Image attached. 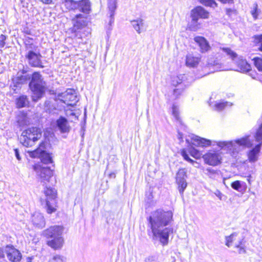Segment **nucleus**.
Masks as SVG:
<instances>
[{
	"label": "nucleus",
	"instance_id": "nucleus-1",
	"mask_svg": "<svg viewBox=\"0 0 262 262\" xmlns=\"http://www.w3.org/2000/svg\"><path fill=\"white\" fill-rule=\"evenodd\" d=\"M171 211L159 209L151 213L147 220L152 233V239H159L163 245L168 243L169 237L173 233L172 227H166L172 220Z\"/></svg>",
	"mask_w": 262,
	"mask_h": 262
},
{
	"label": "nucleus",
	"instance_id": "nucleus-2",
	"mask_svg": "<svg viewBox=\"0 0 262 262\" xmlns=\"http://www.w3.org/2000/svg\"><path fill=\"white\" fill-rule=\"evenodd\" d=\"M28 153L31 157L34 158L37 157L40 159L41 165L35 164L33 168L39 177L41 182L46 183V182H49L50 179L53 176V170H51L50 167L43 166V165L53 163L51 154L40 148L33 151H29Z\"/></svg>",
	"mask_w": 262,
	"mask_h": 262
},
{
	"label": "nucleus",
	"instance_id": "nucleus-3",
	"mask_svg": "<svg viewBox=\"0 0 262 262\" xmlns=\"http://www.w3.org/2000/svg\"><path fill=\"white\" fill-rule=\"evenodd\" d=\"M30 79L29 87L32 93V100L33 102H37L45 94V82L39 72H33Z\"/></svg>",
	"mask_w": 262,
	"mask_h": 262
},
{
	"label": "nucleus",
	"instance_id": "nucleus-4",
	"mask_svg": "<svg viewBox=\"0 0 262 262\" xmlns=\"http://www.w3.org/2000/svg\"><path fill=\"white\" fill-rule=\"evenodd\" d=\"M63 230L61 226H53L43 231L44 236L48 239L47 244L49 246L55 250L62 247L64 242L62 237Z\"/></svg>",
	"mask_w": 262,
	"mask_h": 262
},
{
	"label": "nucleus",
	"instance_id": "nucleus-5",
	"mask_svg": "<svg viewBox=\"0 0 262 262\" xmlns=\"http://www.w3.org/2000/svg\"><path fill=\"white\" fill-rule=\"evenodd\" d=\"M217 145L222 148H225L227 150L232 151L233 155L240 150V147H251L253 145L252 141L250 139V136H246L235 141H220Z\"/></svg>",
	"mask_w": 262,
	"mask_h": 262
},
{
	"label": "nucleus",
	"instance_id": "nucleus-6",
	"mask_svg": "<svg viewBox=\"0 0 262 262\" xmlns=\"http://www.w3.org/2000/svg\"><path fill=\"white\" fill-rule=\"evenodd\" d=\"M43 192L46 199H41V205L44 206L47 213L52 214L57 210L56 190L51 186L46 185Z\"/></svg>",
	"mask_w": 262,
	"mask_h": 262
},
{
	"label": "nucleus",
	"instance_id": "nucleus-7",
	"mask_svg": "<svg viewBox=\"0 0 262 262\" xmlns=\"http://www.w3.org/2000/svg\"><path fill=\"white\" fill-rule=\"evenodd\" d=\"M41 136V132L40 128L32 127L24 130L20 137V143L25 147L32 146Z\"/></svg>",
	"mask_w": 262,
	"mask_h": 262
},
{
	"label": "nucleus",
	"instance_id": "nucleus-8",
	"mask_svg": "<svg viewBox=\"0 0 262 262\" xmlns=\"http://www.w3.org/2000/svg\"><path fill=\"white\" fill-rule=\"evenodd\" d=\"M209 13L203 7L197 6L193 8L190 13L191 21L189 24V29L191 31H195L198 29V20L199 18H207Z\"/></svg>",
	"mask_w": 262,
	"mask_h": 262
},
{
	"label": "nucleus",
	"instance_id": "nucleus-9",
	"mask_svg": "<svg viewBox=\"0 0 262 262\" xmlns=\"http://www.w3.org/2000/svg\"><path fill=\"white\" fill-rule=\"evenodd\" d=\"M25 56L28 64L31 67L42 69L46 67L44 65V63L47 62V61L41 59L42 56L40 53V50L30 54H26Z\"/></svg>",
	"mask_w": 262,
	"mask_h": 262
},
{
	"label": "nucleus",
	"instance_id": "nucleus-10",
	"mask_svg": "<svg viewBox=\"0 0 262 262\" xmlns=\"http://www.w3.org/2000/svg\"><path fill=\"white\" fill-rule=\"evenodd\" d=\"M56 98L68 105H72V104H69V102H74L75 103L77 101L75 91L72 89H67L64 92L58 93Z\"/></svg>",
	"mask_w": 262,
	"mask_h": 262
},
{
	"label": "nucleus",
	"instance_id": "nucleus-11",
	"mask_svg": "<svg viewBox=\"0 0 262 262\" xmlns=\"http://www.w3.org/2000/svg\"><path fill=\"white\" fill-rule=\"evenodd\" d=\"M4 253L11 262H19L22 258L20 252L12 245H7L4 248Z\"/></svg>",
	"mask_w": 262,
	"mask_h": 262
},
{
	"label": "nucleus",
	"instance_id": "nucleus-12",
	"mask_svg": "<svg viewBox=\"0 0 262 262\" xmlns=\"http://www.w3.org/2000/svg\"><path fill=\"white\" fill-rule=\"evenodd\" d=\"M205 163L216 166L221 163V156L216 152H208L203 156Z\"/></svg>",
	"mask_w": 262,
	"mask_h": 262
},
{
	"label": "nucleus",
	"instance_id": "nucleus-13",
	"mask_svg": "<svg viewBox=\"0 0 262 262\" xmlns=\"http://www.w3.org/2000/svg\"><path fill=\"white\" fill-rule=\"evenodd\" d=\"M237 67V71L242 73H247L251 70V66L249 64L246 59H243L242 57H238L233 62Z\"/></svg>",
	"mask_w": 262,
	"mask_h": 262
},
{
	"label": "nucleus",
	"instance_id": "nucleus-14",
	"mask_svg": "<svg viewBox=\"0 0 262 262\" xmlns=\"http://www.w3.org/2000/svg\"><path fill=\"white\" fill-rule=\"evenodd\" d=\"M86 17L84 14H77L72 19L73 22V29L76 31L77 30L80 29L84 27L86 24Z\"/></svg>",
	"mask_w": 262,
	"mask_h": 262
},
{
	"label": "nucleus",
	"instance_id": "nucleus-15",
	"mask_svg": "<svg viewBox=\"0 0 262 262\" xmlns=\"http://www.w3.org/2000/svg\"><path fill=\"white\" fill-rule=\"evenodd\" d=\"M56 124L61 133H66L70 132L71 127L69 125L67 119L63 116H60L56 120Z\"/></svg>",
	"mask_w": 262,
	"mask_h": 262
},
{
	"label": "nucleus",
	"instance_id": "nucleus-16",
	"mask_svg": "<svg viewBox=\"0 0 262 262\" xmlns=\"http://www.w3.org/2000/svg\"><path fill=\"white\" fill-rule=\"evenodd\" d=\"M77 5L76 11H79L85 14H89L91 11V4L89 0L77 1Z\"/></svg>",
	"mask_w": 262,
	"mask_h": 262
},
{
	"label": "nucleus",
	"instance_id": "nucleus-17",
	"mask_svg": "<svg viewBox=\"0 0 262 262\" xmlns=\"http://www.w3.org/2000/svg\"><path fill=\"white\" fill-rule=\"evenodd\" d=\"M32 222L34 226L38 228H42L46 224L43 215L37 212L32 215Z\"/></svg>",
	"mask_w": 262,
	"mask_h": 262
},
{
	"label": "nucleus",
	"instance_id": "nucleus-18",
	"mask_svg": "<svg viewBox=\"0 0 262 262\" xmlns=\"http://www.w3.org/2000/svg\"><path fill=\"white\" fill-rule=\"evenodd\" d=\"M192 144L195 146L206 147L211 145V141L198 136L193 135L191 137Z\"/></svg>",
	"mask_w": 262,
	"mask_h": 262
},
{
	"label": "nucleus",
	"instance_id": "nucleus-19",
	"mask_svg": "<svg viewBox=\"0 0 262 262\" xmlns=\"http://www.w3.org/2000/svg\"><path fill=\"white\" fill-rule=\"evenodd\" d=\"M194 41L199 45L202 53L208 51L210 48L208 41L204 37L196 36L194 37Z\"/></svg>",
	"mask_w": 262,
	"mask_h": 262
},
{
	"label": "nucleus",
	"instance_id": "nucleus-20",
	"mask_svg": "<svg viewBox=\"0 0 262 262\" xmlns=\"http://www.w3.org/2000/svg\"><path fill=\"white\" fill-rule=\"evenodd\" d=\"M29 103L30 101L27 96L26 95H20L15 100L16 106L18 108H21L28 106Z\"/></svg>",
	"mask_w": 262,
	"mask_h": 262
},
{
	"label": "nucleus",
	"instance_id": "nucleus-21",
	"mask_svg": "<svg viewBox=\"0 0 262 262\" xmlns=\"http://www.w3.org/2000/svg\"><path fill=\"white\" fill-rule=\"evenodd\" d=\"M231 187L233 189L242 193L245 192L247 189L246 183L238 180L233 182L231 184Z\"/></svg>",
	"mask_w": 262,
	"mask_h": 262
},
{
	"label": "nucleus",
	"instance_id": "nucleus-22",
	"mask_svg": "<svg viewBox=\"0 0 262 262\" xmlns=\"http://www.w3.org/2000/svg\"><path fill=\"white\" fill-rule=\"evenodd\" d=\"M130 23L138 34H140L144 30V20L138 18L130 21Z\"/></svg>",
	"mask_w": 262,
	"mask_h": 262
},
{
	"label": "nucleus",
	"instance_id": "nucleus-23",
	"mask_svg": "<svg viewBox=\"0 0 262 262\" xmlns=\"http://www.w3.org/2000/svg\"><path fill=\"white\" fill-rule=\"evenodd\" d=\"M200 62V58L193 56L191 54L187 55L186 57V64L187 67L194 68L198 66Z\"/></svg>",
	"mask_w": 262,
	"mask_h": 262
},
{
	"label": "nucleus",
	"instance_id": "nucleus-24",
	"mask_svg": "<svg viewBox=\"0 0 262 262\" xmlns=\"http://www.w3.org/2000/svg\"><path fill=\"white\" fill-rule=\"evenodd\" d=\"M62 5L66 7V8L70 11L73 10L76 11V7L77 5V1L76 0H62Z\"/></svg>",
	"mask_w": 262,
	"mask_h": 262
},
{
	"label": "nucleus",
	"instance_id": "nucleus-25",
	"mask_svg": "<svg viewBox=\"0 0 262 262\" xmlns=\"http://www.w3.org/2000/svg\"><path fill=\"white\" fill-rule=\"evenodd\" d=\"M30 79V76L29 74L18 75L16 78L13 80L16 87L19 86L24 83H25L27 80Z\"/></svg>",
	"mask_w": 262,
	"mask_h": 262
},
{
	"label": "nucleus",
	"instance_id": "nucleus-26",
	"mask_svg": "<svg viewBox=\"0 0 262 262\" xmlns=\"http://www.w3.org/2000/svg\"><path fill=\"white\" fill-rule=\"evenodd\" d=\"M232 103L224 100H220L219 102H216L214 105L215 110L218 111L223 110L224 108L227 107H230L232 106Z\"/></svg>",
	"mask_w": 262,
	"mask_h": 262
},
{
	"label": "nucleus",
	"instance_id": "nucleus-27",
	"mask_svg": "<svg viewBox=\"0 0 262 262\" xmlns=\"http://www.w3.org/2000/svg\"><path fill=\"white\" fill-rule=\"evenodd\" d=\"M185 78L186 76L185 75H180L178 76L174 77L172 78L171 83L173 86H179L180 87H182L183 85H185L184 84V81Z\"/></svg>",
	"mask_w": 262,
	"mask_h": 262
},
{
	"label": "nucleus",
	"instance_id": "nucleus-28",
	"mask_svg": "<svg viewBox=\"0 0 262 262\" xmlns=\"http://www.w3.org/2000/svg\"><path fill=\"white\" fill-rule=\"evenodd\" d=\"M176 183L178 185V188L180 194L182 196H183L184 191L187 186V183L186 180H176Z\"/></svg>",
	"mask_w": 262,
	"mask_h": 262
},
{
	"label": "nucleus",
	"instance_id": "nucleus-29",
	"mask_svg": "<svg viewBox=\"0 0 262 262\" xmlns=\"http://www.w3.org/2000/svg\"><path fill=\"white\" fill-rule=\"evenodd\" d=\"M222 50L234 62L238 57L237 54L230 48L224 47L221 48Z\"/></svg>",
	"mask_w": 262,
	"mask_h": 262
},
{
	"label": "nucleus",
	"instance_id": "nucleus-30",
	"mask_svg": "<svg viewBox=\"0 0 262 262\" xmlns=\"http://www.w3.org/2000/svg\"><path fill=\"white\" fill-rule=\"evenodd\" d=\"M222 50L234 62L238 57L237 54L230 48L224 47L221 48Z\"/></svg>",
	"mask_w": 262,
	"mask_h": 262
},
{
	"label": "nucleus",
	"instance_id": "nucleus-31",
	"mask_svg": "<svg viewBox=\"0 0 262 262\" xmlns=\"http://www.w3.org/2000/svg\"><path fill=\"white\" fill-rule=\"evenodd\" d=\"M181 156L183 157V159L187 161V162L191 163L192 165H194L195 167H198L199 163L195 161L194 160L191 159L188 154H187V151L185 149H183L181 151Z\"/></svg>",
	"mask_w": 262,
	"mask_h": 262
},
{
	"label": "nucleus",
	"instance_id": "nucleus-32",
	"mask_svg": "<svg viewBox=\"0 0 262 262\" xmlns=\"http://www.w3.org/2000/svg\"><path fill=\"white\" fill-rule=\"evenodd\" d=\"M172 113L175 119L179 122L180 125L182 126V129H185V126L182 124V121L181 120L179 116V112L177 107L173 104L172 106Z\"/></svg>",
	"mask_w": 262,
	"mask_h": 262
},
{
	"label": "nucleus",
	"instance_id": "nucleus-33",
	"mask_svg": "<svg viewBox=\"0 0 262 262\" xmlns=\"http://www.w3.org/2000/svg\"><path fill=\"white\" fill-rule=\"evenodd\" d=\"M238 234L237 232H235L230 235L225 237V245L228 247H230L231 246L232 242L235 240V238L238 235Z\"/></svg>",
	"mask_w": 262,
	"mask_h": 262
},
{
	"label": "nucleus",
	"instance_id": "nucleus-34",
	"mask_svg": "<svg viewBox=\"0 0 262 262\" xmlns=\"http://www.w3.org/2000/svg\"><path fill=\"white\" fill-rule=\"evenodd\" d=\"M107 6L109 13H112V15L117 8V0H108Z\"/></svg>",
	"mask_w": 262,
	"mask_h": 262
},
{
	"label": "nucleus",
	"instance_id": "nucleus-35",
	"mask_svg": "<svg viewBox=\"0 0 262 262\" xmlns=\"http://www.w3.org/2000/svg\"><path fill=\"white\" fill-rule=\"evenodd\" d=\"M25 48L27 52L26 54H30L31 53L35 52L36 51L40 50L38 47L34 43L31 45H28V46L25 47Z\"/></svg>",
	"mask_w": 262,
	"mask_h": 262
},
{
	"label": "nucleus",
	"instance_id": "nucleus-36",
	"mask_svg": "<svg viewBox=\"0 0 262 262\" xmlns=\"http://www.w3.org/2000/svg\"><path fill=\"white\" fill-rule=\"evenodd\" d=\"M252 38L254 39V42L255 45L260 44L258 50L262 52V34L260 35H255Z\"/></svg>",
	"mask_w": 262,
	"mask_h": 262
},
{
	"label": "nucleus",
	"instance_id": "nucleus-37",
	"mask_svg": "<svg viewBox=\"0 0 262 262\" xmlns=\"http://www.w3.org/2000/svg\"><path fill=\"white\" fill-rule=\"evenodd\" d=\"M205 173L209 178L214 179L217 174V171L211 167H208L204 170Z\"/></svg>",
	"mask_w": 262,
	"mask_h": 262
},
{
	"label": "nucleus",
	"instance_id": "nucleus-38",
	"mask_svg": "<svg viewBox=\"0 0 262 262\" xmlns=\"http://www.w3.org/2000/svg\"><path fill=\"white\" fill-rule=\"evenodd\" d=\"M255 67L259 72H262V58L260 57H254L253 59Z\"/></svg>",
	"mask_w": 262,
	"mask_h": 262
},
{
	"label": "nucleus",
	"instance_id": "nucleus-39",
	"mask_svg": "<svg viewBox=\"0 0 262 262\" xmlns=\"http://www.w3.org/2000/svg\"><path fill=\"white\" fill-rule=\"evenodd\" d=\"M201 3L212 8H215L217 6V3L214 0H199Z\"/></svg>",
	"mask_w": 262,
	"mask_h": 262
},
{
	"label": "nucleus",
	"instance_id": "nucleus-40",
	"mask_svg": "<svg viewBox=\"0 0 262 262\" xmlns=\"http://www.w3.org/2000/svg\"><path fill=\"white\" fill-rule=\"evenodd\" d=\"M187 178L186 171L185 169H180L177 173L176 180H186Z\"/></svg>",
	"mask_w": 262,
	"mask_h": 262
},
{
	"label": "nucleus",
	"instance_id": "nucleus-41",
	"mask_svg": "<svg viewBox=\"0 0 262 262\" xmlns=\"http://www.w3.org/2000/svg\"><path fill=\"white\" fill-rule=\"evenodd\" d=\"M50 262H66V258L60 255L53 256Z\"/></svg>",
	"mask_w": 262,
	"mask_h": 262
},
{
	"label": "nucleus",
	"instance_id": "nucleus-42",
	"mask_svg": "<svg viewBox=\"0 0 262 262\" xmlns=\"http://www.w3.org/2000/svg\"><path fill=\"white\" fill-rule=\"evenodd\" d=\"M260 10L258 9L257 5H256L253 9L251 11V15L255 20L257 19Z\"/></svg>",
	"mask_w": 262,
	"mask_h": 262
},
{
	"label": "nucleus",
	"instance_id": "nucleus-43",
	"mask_svg": "<svg viewBox=\"0 0 262 262\" xmlns=\"http://www.w3.org/2000/svg\"><path fill=\"white\" fill-rule=\"evenodd\" d=\"M8 38V36L4 35V34H1L0 35V48H3L5 47L6 45V40Z\"/></svg>",
	"mask_w": 262,
	"mask_h": 262
},
{
	"label": "nucleus",
	"instance_id": "nucleus-44",
	"mask_svg": "<svg viewBox=\"0 0 262 262\" xmlns=\"http://www.w3.org/2000/svg\"><path fill=\"white\" fill-rule=\"evenodd\" d=\"M183 92V89L182 87L177 88L173 90V94L175 98H178Z\"/></svg>",
	"mask_w": 262,
	"mask_h": 262
},
{
	"label": "nucleus",
	"instance_id": "nucleus-45",
	"mask_svg": "<svg viewBox=\"0 0 262 262\" xmlns=\"http://www.w3.org/2000/svg\"><path fill=\"white\" fill-rule=\"evenodd\" d=\"M213 67L215 69H216L217 71H222L223 69H222V64L219 62L217 61H214L213 63Z\"/></svg>",
	"mask_w": 262,
	"mask_h": 262
},
{
	"label": "nucleus",
	"instance_id": "nucleus-46",
	"mask_svg": "<svg viewBox=\"0 0 262 262\" xmlns=\"http://www.w3.org/2000/svg\"><path fill=\"white\" fill-rule=\"evenodd\" d=\"M33 39L30 37H27L25 39H24V43L25 47L28 46V45H31L33 43Z\"/></svg>",
	"mask_w": 262,
	"mask_h": 262
},
{
	"label": "nucleus",
	"instance_id": "nucleus-47",
	"mask_svg": "<svg viewBox=\"0 0 262 262\" xmlns=\"http://www.w3.org/2000/svg\"><path fill=\"white\" fill-rule=\"evenodd\" d=\"M246 241L245 240V237H243V238L238 242L237 244H236L235 245V248H239L243 246H245Z\"/></svg>",
	"mask_w": 262,
	"mask_h": 262
},
{
	"label": "nucleus",
	"instance_id": "nucleus-48",
	"mask_svg": "<svg viewBox=\"0 0 262 262\" xmlns=\"http://www.w3.org/2000/svg\"><path fill=\"white\" fill-rule=\"evenodd\" d=\"M190 150L191 156L192 157H196V156H199V152L197 149L192 148L190 149Z\"/></svg>",
	"mask_w": 262,
	"mask_h": 262
},
{
	"label": "nucleus",
	"instance_id": "nucleus-49",
	"mask_svg": "<svg viewBox=\"0 0 262 262\" xmlns=\"http://www.w3.org/2000/svg\"><path fill=\"white\" fill-rule=\"evenodd\" d=\"M144 262H158L155 256H150L145 258Z\"/></svg>",
	"mask_w": 262,
	"mask_h": 262
},
{
	"label": "nucleus",
	"instance_id": "nucleus-50",
	"mask_svg": "<svg viewBox=\"0 0 262 262\" xmlns=\"http://www.w3.org/2000/svg\"><path fill=\"white\" fill-rule=\"evenodd\" d=\"M14 154L16 158L18 160H21V157L19 154V150L18 148H14Z\"/></svg>",
	"mask_w": 262,
	"mask_h": 262
},
{
	"label": "nucleus",
	"instance_id": "nucleus-51",
	"mask_svg": "<svg viewBox=\"0 0 262 262\" xmlns=\"http://www.w3.org/2000/svg\"><path fill=\"white\" fill-rule=\"evenodd\" d=\"M115 13H113L112 15V13H109L110 14V21H109V25L111 26L112 24L114 23V15Z\"/></svg>",
	"mask_w": 262,
	"mask_h": 262
},
{
	"label": "nucleus",
	"instance_id": "nucleus-52",
	"mask_svg": "<svg viewBox=\"0 0 262 262\" xmlns=\"http://www.w3.org/2000/svg\"><path fill=\"white\" fill-rule=\"evenodd\" d=\"M214 194L217 197L219 198V199L220 200H222V193H221V192L218 190V189H216L215 190V191L214 192Z\"/></svg>",
	"mask_w": 262,
	"mask_h": 262
},
{
	"label": "nucleus",
	"instance_id": "nucleus-53",
	"mask_svg": "<svg viewBox=\"0 0 262 262\" xmlns=\"http://www.w3.org/2000/svg\"><path fill=\"white\" fill-rule=\"evenodd\" d=\"M177 137L180 142H183V134L180 132L179 129L178 130Z\"/></svg>",
	"mask_w": 262,
	"mask_h": 262
},
{
	"label": "nucleus",
	"instance_id": "nucleus-54",
	"mask_svg": "<svg viewBox=\"0 0 262 262\" xmlns=\"http://www.w3.org/2000/svg\"><path fill=\"white\" fill-rule=\"evenodd\" d=\"M238 249V253L239 254H245L246 253V250L245 248V246L237 248Z\"/></svg>",
	"mask_w": 262,
	"mask_h": 262
},
{
	"label": "nucleus",
	"instance_id": "nucleus-55",
	"mask_svg": "<svg viewBox=\"0 0 262 262\" xmlns=\"http://www.w3.org/2000/svg\"><path fill=\"white\" fill-rule=\"evenodd\" d=\"M235 11L233 9L231 8H227L226 9V15L230 16L232 13H233Z\"/></svg>",
	"mask_w": 262,
	"mask_h": 262
},
{
	"label": "nucleus",
	"instance_id": "nucleus-56",
	"mask_svg": "<svg viewBox=\"0 0 262 262\" xmlns=\"http://www.w3.org/2000/svg\"><path fill=\"white\" fill-rule=\"evenodd\" d=\"M20 2L23 7H28L30 0H20Z\"/></svg>",
	"mask_w": 262,
	"mask_h": 262
},
{
	"label": "nucleus",
	"instance_id": "nucleus-57",
	"mask_svg": "<svg viewBox=\"0 0 262 262\" xmlns=\"http://www.w3.org/2000/svg\"><path fill=\"white\" fill-rule=\"evenodd\" d=\"M29 68L27 67L26 68L24 67L23 69L20 71L19 72H20L23 75H27V73L29 71Z\"/></svg>",
	"mask_w": 262,
	"mask_h": 262
},
{
	"label": "nucleus",
	"instance_id": "nucleus-58",
	"mask_svg": "<svg viewBox=\"0 0 262 262\" xmlns=\"http://www.w3.org/2000/svg\"><path fill=\"white\" fill-rule=\"evenodd\" d=\"M42 3L45 4H54L55 0H39Z\"/></svg>",
	"mask_w": 262,
	"mask_h": 262
},
{
	"label": "nucleus",
	"instance_id": "nucleus-59",
	"mask_svg": "<svg viewBox=\"0 0 262 262\" xmlns=\"http://www.w3.org/2000/svg\"><path fill=\"white\" fill-rule=\"evenodd\" d=\"M223 4H232L234 3L233 0H218Z\"/></svg>",
	"mask_w": 262,
	"mask_h": 262
},
{
	"label": "nucleus",
	"instance_id": "nucleus-60",
	"mask_svg": "<svg viewBox=\"0 0 262 262\" xmlns=\"http://www.w3.org/2000/svg\"><path fill=\"white\" fill-rule=\"evenodd\" d=\"M5 258L4 249L0 248V259Z\"/></svg>",
	"mask_w": 262,
	"mask_h": 262
},
{
	"label": "nucleus",
	"instance_id": "nucleus-61",
	"mask_svg": "<svg viewBox=\"0 0 262 262\" xmlns=\"http://www.w3.org/2000/svg\"><path fill=\"white\" fill-rule=\"evenodd\" d=\"M109 177L111 178H115L116 177V174L114 172H112L109 174Z\"/></svg>",
	"mask_w": 262,
	"mask_h": 262
},
{
	"label": "nucleus",
	"instance_id": "nucleus-62",
	"mask_svg": "<svg viewBox=\"0 0 262 262\" xmlns=\"http://www.w3.org/2000/svg\"><path fill=\"white\" fill-rule=\"evenodd\" d=\"M67 115L69 116H75V118H76L75 114L74 113H73V112H70V114L69 115L67 114Z\"/></svg>",
	"mask_w": 262,
	"mask_h": 262
},
{
	"label": "nucleus",
	"instance_id": "nucleus-63",
	"mask_svg": "<svg viewBox=\"0 0 262 262\" xmlns=\"http://www.w3.org/2000/svg\"><path fill=\"white\" fill-rule=\"evenodd\" d=\"M28 262H31V258H30V257H28Z\"/></svg>",
	"mask_w": 262,
	"mask_h": 262
},
{
	"label": "nucleus",
	"instance_id": "nucleus-64",
	"mask_svg": "<svg viewBox=\"0 0 262 262\" xmlns=\"http://www.w3.org/2000/svg\"><path fill=\"white\" fill-rule=\"evenodd\" d=\"M25 119H26V117H23V121H25Z\"/></svg>",
	"mask_w": 262,
	"mask_h": 262
}]
</instances>
